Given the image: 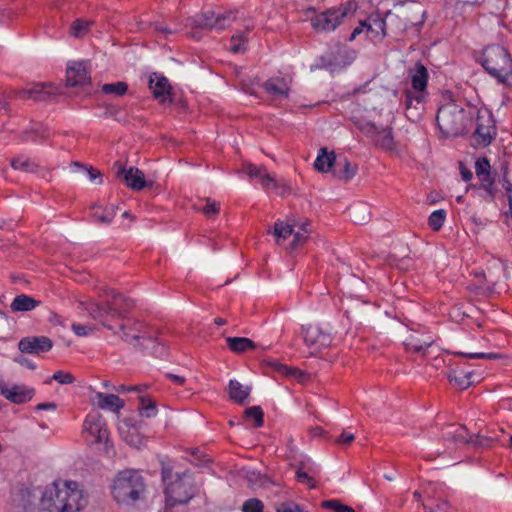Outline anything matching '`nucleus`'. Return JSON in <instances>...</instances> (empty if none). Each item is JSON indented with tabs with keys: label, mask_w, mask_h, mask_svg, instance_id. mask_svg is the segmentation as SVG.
<instances>
[{
	"label": "nucleus",
	"mask_w": 512,
	"mask_h": 512,
	"mask_svg": "<svg viewBox=\"0 0 512 512\" xmlns=\"http://www.w3.org/2000/svg\"><path fill=\"white\" fill-rule=\"evenodd\" d=\"M79 306L86 310L94 320L102 321L106 315L122 317L133 306V301L113 289H106L100 295V301L92 299L79 301Z\"/></svg>",
	"instance_id": "nucleus-1"
},
{
	"label": "nucleus",
	"mask_w": 512,
	"mask_h": 512,
	"mask_svg": "<svg viewBox=\"0 0 512 512\" xmlns=\"http://www.w3.org/2000/svg\"><path fill=\"white\" fill-rule=\"evenodd\" d=\"M120 337L135 347L151 350V353L161 357L164 345L157 337V332L138 320L127 319L120 326Z\"/></svg>",
	"instance_id": "nucleus-2"
},
{
	"label": "nucleus",
	"mask_w": 512,
	"mask_h": 512,
	"mask_svg": "<svg viewBox=\"0 0 512 512\" xmlns=\"http://www.w3.org/2000/svg\"><path fill=\"white\" fill-rule=\"evenodd\" d=\"M471 118L470 111L454 102L442 105L436 115L438 127L446 137L461 135Z\"/></svg>",
	"instance_id": "nucleus-3"
},
{
	"label": "nucleus",
	"mask_w": 512,
	"mask_h": 512,
	"mask_svg": "<svg viewBox=\"0 0 512 512\" xmlns=\"http://www.w3.org/2000/svg\"><path fill=\"white\" fill-rule=\"evenodd\" d=\"M144 491V478L134 470L119 472L111 487L113 498L120 504L134 503Z\"/></svg>",
	"instance_id": "nucleus-4"
},
{
	"label": "nucleus",
	"mask_w": 512,
	"mask_h": 512,
	"mask_svg": "<svg viewBox=\"0 0 512 512\" xmlns=\"http://www.w3.org/2000/svg\"><path fill=\"white\" fill-rule=\"evenodd\" d=\"M480 63L500 83H506L512 77V58L503 46H487L483 50Z\"/></svg>",
	"instance_id": "nucleus-5"
},
{
	"label": "nucleus",
	"mask_w": 512,
	"mask_h": 512,
	"mask_svg": "<svg viewBox=\"0 0 512 512\" xmlns=\"http://www.w3.org/2000/svg\"><path fill=\"white\" fill-rule=\"evenodd\" d=\"M235 19L236 16L233 11L217 15L213 11H208L206 13L196 15L195 17L188 18L186 27H190L192 29L190 32V36L192 38L200 39L202 37L200 30H223L230 26Z\"/></svg>",
	"instance_id": "nucleus-6"
},
{
	"label": "nucleus",
	"mask_w": 512,
	"mask_h": 512,
	"mask_svg": "<svg viewBox=\"0 0 512 512\" xmlns=\"http://www.w3.org/2000/svg\"><path fill=\"white\" fill-rule=\"evenodd\" d=\"M356 4L348 2L337 8H331L316 14L311 18V25L317 32H330L335 30L350 13L355 12Z\"/></svg>",
	"instance_id": "nucleus-7"
},
{
	"label": "nucleus",
	"mask_w": 512,
	"mask_h": 512,
	"mask_svg": "<svg viewBox=\"0 0 512 512\" xmlns=\"http://www.w3.org/2000/svg\"><path fill=\"white\" fill-rule=\"evenodd\" d=\"M62 512H79L88 503L87 496L75 481H57Z\"/></svg>",
	"instance_id": "nucleus-8"
},
{
	"label": "nucleus",
	"mask_w": 512,
	"mask_h": 512,
	"mask_svg": "<svg viewBox=\"0 0 512 512\" xmlns=\"http://www.w3.org/2000/svg\"><path fill=\"white\" fill-rule=\"evenodd\" d=\"M165 494L171 506L187 503L193 496L191 476L187 472L177 473L175 480L167 484Z\"/></svg>",
	"instance_id": "nucleus-9"
},
{
	"label": "nucleus",
	"mask_w": 512,
	"mask_h": 512,
	"mask_svg": "<svg viewBox=\"0 0 512 512\" xmlns=\"http://www.w3.org/2000/svg\"><path fill=\"white\" fill-rule=\"evenodd\" d=\"M358 128L368 138L373 145L384 151H393L396 149V143L389 127H379L373 122H358Z\"/></svg>",
	"instance_id": "nucleus-10"
},
{
	"label": "nucleus",
	"mask_w": 512,
	"mask_h": 512,
	"mask_svg": "<svg viewBox=\"0 0 512 512\" xmlns=\"http://www.w3.org/2000/svg\"><path fill=\"white\" fill-rule=\"evenodd\" d=\"M496 136V126L492 114L485 110L479 111L476 118V129L472 136L476 146L486 147Z\"/></svg>",
	"instance_id": "nucleus-11"
},
{
	"label": "nucleus",
	"mask_w": 512,
	"mask_h": 512,
	"mask_svg": "<svg viewBox=\"0 0 512 512\" xmlns=\"http://www.w3.org/2000/svg\"><path fill=\"white\" fill-rule=\"evenodd\" d=\"M301 334L305 344L314 351L327 348L332 343V336L316 325L302 326Z\"/></svg>",
	"instance_id": "nucleus-12"
},
{
	"label": "nucleus",
	"mask_w": 512,
	"mask_h": 512,
	"mask_svg": "<svg viewBox=\"0 0 512 512\" xmlns=\"http://www.w3.org/2000/svg\"><path fill=\"white\" fill-rule=\"evenodd\" d=\"M408 16L409 13L401 11L400 8L395 11H388L385 14L389 36L398 37L402 35L408 27L417 25V21L410 19Z\"/></svg>",
	"instance_id": "nucleus-13"
},
{
	"label": "nucleus",
	"mask_w": 512,
	"mask_h": 512,
	"mask_svg": "<svg viewBox=\"0 0 512 512\" xmlns=\"http://www.w3.org/2000/svg\"><path fill=\"white\" fill-rule=\"evenodd\" d=\"M84 430L92 438V443L108 445L109 432L103 417L99 414H89L84 421Z\"/></svg>",
	"instance_id": "nucleus-14"
},
{
	"label": "nucleus",
	"mask_w": 512,
	"mask_h": 512,
	"mask_svg": "<svg viewBox=\"0 0 512 512\" xmlns=\"http://www.w3.org/2000/svg\"><path fill=\"white\" fill-rule=\"evenodd\" d=\"M53 347V341L46 336H30L22 338L18 348L22 353L42 355L49 352Z\"/></svg>",
	"instance_id": "nucleus-15"
},
{
	"label": "nucleus",
	"mask_w": 512,
	"mask_h": 512,
	"mask_svg": "<svg viewBox=\"0 0 512 512\" xmlns=\"http://www.w3.org/2000/svg\"><path fill=\"white\" fill-rule=\"evenodd\" d=\"M115 166L117 167V177H122L127 187L136 191H140L145 187L152 186V182L147 183L145 181L144 173L140 169L131 167L126 170L125 167L119 162L115 163Z\"/></svg>",
	"instance_id": "nucleus-16"
},
{
	"label": "nucleus",
	"mask_w": 512,
	"mask_h": 512,
	"mask_svg": "<svg viewBox=\"0 0 512 512\" xmlns=\"http://www.w3.org/2000/svg\"><path fill=\"white\" fill-rule=\"evenodd\" d=\"M264 92L273 102H280L288 99L290 87L284 78L273 77L262 84Z\"/></svg>",
	"instance_id": "nucleus-17"
},
{
	"label": "nucleus",
	"mask_w": 512,
	"mask_h": 512,
	"mask_svg": "<svg viewBox=\"0 0 512 512\" xmlns=\"http://www.w3.org/2000/svg\"><path fill=\"white\" fill-rule=\"evenodd\" d=\"M89 64L87 62H74L67 67L66 81L69 86H84L90 83Z\"/></svg>",
	"instance_id": "nucleus-18"
},
{
	"label": "nucleus",
	"mask_w": 512,
	"mask_h": 512,
	"mask_svg": "<svg viewBox=\"0 0 512 512\" xmlns=\"http://www.w3.org/2000/svg\"><path fill=\"white\" fill-rule=\"evenodd\" d=\"M59 489L57 482L47 486L42 492L39 500L38 509L40 512H62L61 503L59 500Z\"/></svg>",
	"instance_id": "nucleus-19"
},
{
	"label": "nucleus",
	"mask_w": 512,
	"mask_h": 512,
	"mask_svg": "<svg viewBox=\"0 0 512 512\" xmlns=\"http://www.w3.org/2000/svg\"><path fill=\"white\" fill-rule=\"evenodd\" d=\"M433 344L430 336H421L416 332H410L405 340L404 346L407 351L424 356L426 351Z\"/></svg>",
	"instance_id": "nucleus-20"
},
{
	"label": "nucleus",
	"mask_w": 512,
	"mask_h": 512,
	"mask_svg": "<svg viewBox=\"0 0 512 512\" xmlns=\"http://www.w3.org/2000/svg\"><path fill=\"white\" fill-rule=\"evenodd\" d=\"M149 88L152 90L154 97L160 102L164 103L168 99L171 102V86L166 77L153 73L150 76Z\"/></svg>",
	"instance_id": "nucleus-21"
},
{
	"label": "nucleus",
	"mask_w": 512,
	"mask_h": 512,
	"mask_svg": "<svg viewBox=\"0 0 512 512\" xmlns=\"http://www.w3.org/2000/svg\"><path fill=\"white\" fill-rule=\"evenodd\" d=\"M2 395L15 404H22L32 399L35 390L24 385H14L1 389Z\"/></svg>",
	"instance_id": "nucleus-22"
},
{
	"label": "nucleus",
	"mask_w": 512,
	"mask_h": 512,
	"mask_svg": "<svg viewBox=\"0 0 512 512\" xmlns=\"http://www.w3.org/2000/svg\"><path fill=\"white\" fill-rule=\"evenodd\" d=\"M443 437L455 444H470L472 442V436L468 434L467 428L463 425H448L443 431Z\"/></svg>",
	"instance_id": "nucleus-23"
},
{
	"label": "nucleus",
	"mask_w": 512,
	"mask_h": 512,
	"mask_svg": "<svg viewBox=\"0 0 512 512\" xmlns=\"http://www.w3.org/2000/svg\"><path fill=\"white\" fill-rule=\"evenodd\" d=\"M47 88H51V86L45 84H34L31 88L16 91L14 94L15 96L23 99L44 101L52 94V92L47 90Z\"/></svg>",
	"instance_id": "nucleus-24"
},
{
	"label": "nucleus",
	"mask_w": 512,
	"mask_h": 512,
	"mask_svg": "<svg viewBox=\"0 0 512 512\" xmlns=\"http://www.w3.org/2000/svg\"><path fill=\"white\" fill-rule=\"evenodd\" d=\"M97 406L103 410L119 412L124 407V401L115 394H104L98 392L95 395Z\"/></svg>",
	"instance_id": "nucleus-25"
},
{
	"label": "nucleus",
	"mask_w": 512,
	"mask_h": 512,
	"mask_svg": "<svg viewBox=\"0 0 512 512\" xmlns=\"http://www.w3.org/2000/svg\"><path fill=\"white\" fill-rule=\"evenodd\" d=\"M298 226L295 218H287L286 222L277 221L273 227V235L276 237L278 245L282 244L293 233V228Z\"/></svg>",
	"instance_id": "nucleus-26"
},
{
	"label": "nucleus",
	"mask_w": 512,
	"mask_h": 512,
	"mask_svg": "<svg viewBox=\"0 0 512 512\" xmlns=\"http://www.w3.org/2000/svg\"><path fill=\"white\" fill-rule=\"evenodd\" d=\"M334 165L335 168L332 171L333 175L340 180L349 181L357 174L358 171V166L356 164H352L347 158H344L342 161H335Z\"/></svg>",
	"instance_id": "nucleus-27"
},
{
	"label": "nucleus",
	"mask_w": 512,
	"mask_h": 512,
	"mask_svg": "<svg viewBox=\"0 0 512 512\" xmlns=\"http://www.w3.org/2000/svg\"><path fill=\"white\" fill-rule=\"evenodd\" d=\"M361 25L365 26L367 33L371 34L372 37L383 38L389 36L385 17H370L367 21L361 22Z\"/></svg>",
	"instance_id": "nucleus-28"
},
{
	"label": "nucleus",
	"mask_w": 512,
	"mask_h": 512,
	"mask_svg": "<svg viewBox=\"0 0 512 512\" xmlns=\"http://www.w3.org/2000/svg\"><path fill=\"white\" fill-rule=\"evenodd\" d=\"M250 387L243 386L237 380H230L228 385V395L232 401L243 405L250 394Z\"/></svg>",
	"instance_id": "nucleus-29"
},
{
	"label": "nucleus",
	"mask_w": 512,
	"mask_h": 512,
	"mask_svg": "<svg viewBox=\"0 0 512 512\" xmlns=\"http://www.w3.org/2000/svg\"><path fill=\"white\" fill-rule=\"evenodd\" d=\"M411 83L416 92L422 93L427 86L428 71L426 67L417 63L414 69L410 70Z\"/></svg>",
	"instance_id": "nucleus-30"
},
{
	"label": "nucleus",
	"mask_w": 512,
	"mask_h": 512,
	"mask_svg": "<svg viewBox=\"0 0 512 512\" xmlns=\"http://www.w3.org/2000/svg\"><path fill=\"white\" fill-rule=\"evenodd\" d=\"M336 161L334 152H328L327 148H321L314 162V167L318 172L326 173L331 170Z\"/></svg>",
	"instance_id": "nucleus-31"
},
{
	"label": "nucleus",
	"mask_w": 512,
	"mask_h": 512,
	"mask_svg": "<svg viewBox=\"0 0 512 512\" xmlns=\"http://www.w3.org/2000/svg\"><path fill=\"white\" fill-rule=\"evenodd\" d=\"M471 377H472L471 372L464 373L463 371H458V370H451L447 374V378H448L450 384L454 388L459 389V390L467 389L472 384Z\"/></svg>",
	"instance_id": "nucleus-32"
},
{
	"label": "nucleus",
	"mask_w": 512,
	"mask_h": 512,
	"mask_svg": "<svg viewBox=\"0 0 512 512\" xmlns=\"http://www.w3.org/2000/svg\"><path fill=\"white\" fill-rule=\"evenodd\" d=\"M39 304L40 302L35 300L33 297L20 294L14 298L10 308L13 312H24L35 309Z\"/></svg>",
	"instance_id": "nucleus-33"
},
{
	"label": "nucleus",
	"mask_w": 512,
	"mask_h": 512,
	"mask_svg": "<svg viewBox=\"0 0 512 512\" xmlns=\"http://www.w3.org/2000/svg\"><path fill=\"white\" fill-rule=\"evenodd\" d=\"M314 470L311 466H306L301 462L296 470V479L298 482L307 485L310 489L316 488V481L314 478Z\"/></svg>",
	"instance_id": "nucleus-34"
},
{
	"label": "nucleus",
	"mask_w": 512,
	"mask_h": 512,
	"mask_svg": "<svg viewBox=\"0 0 512 512\" xmlns=\"http://www.w3.org/2000/svg\"><path fill=\"white\" fill-rule=\"evenodd\" d=\"M227 346L235 353H243L249 349H255L257 345L246 337H228L226 338Z\"/></svg>",
	"instance_id": "nucleus-35"
},
{
	"label": "nucleus",
	"mask_w": 512,
	"mask_h": 512,
	"mask_svg": "<svg viewBox=\"0 0 512 512\" xmlns=\"http://www.w3.org/2000/svg\"><path fill=\"white\" fill-rule=\"evenodd\" d=\"M50 135V132L47 127L43 125H38L36 127H32L31 129H27L22 133L21 139L24 142H42L47 139Z\"/></svg>",
	"instance_id": "nucleus-36"
},
{
	"label": "nucleus",
	"mask_w": 512,
	"mask_h": 512,
	"mask_svg": "<svg viewBox=\"0 0 512 512\" xmlns=\"http://www.w3.org/2000/svg\"><path fill=\"white\" fill-rule=\"evenodd\" d=\"M38 497L29 489H22L17 495V505L22 507L24 512H32L35 507V501Z\"/></svg>",
	"instance_id": "nucleus-37"
},
{
	"label": "nucleus",
	"mask_w": 512,
	"mask_h": 512,
	"mask_svg": "<svg viewBox=\"0 0 512 512\" xmlns=\"http://www.w3.org/2000/svg\"><path fill=\"white\" fill-rule=\"evenodd\" d=\"M92 209L94 219L100 224H110L116 215L114 206L102 208L95 204Z\"/></svg>",
	"instance_id": "nucleus-38"
},
{
	"label": "nucleus",
	"mask_w": 512,
	"mask_h": 512,
	"mask_svg": "<svg viewBox=\"0 0 512 512\" xmlns=\"http://www.w3.org/2000/svg\"><path fill=\"white\" fill-rule=\"evenodd\" d=\"M252 29V25H247L243 31H237L231 37L230 51L233 53L244 52L246 49L245 44L248 40L246 34L249 33Z\"/></svg>",
	"instance_id": "nucleus-39"
},
{
	"label": "nucleus",
	"mask_w": 512,
	"mask_h": 512,
	"mask_svg": "<svg viewBox=\"0 0 512 512\" xmlns=\"http://www.w3.org/2000/svg\"><path fill=\"white\" fill-rule=\"evenodd\" d=\"M139 413L146 418H152L157 414L156 402L148 395L139 397Z\"/></svg>",
	"instance_id": "nucleus-40"
},
{
	"label": "nucleus",
	"mask_w": 512,
	"mask_h": 512,
	"mask_svg": "<svg viewBox=\"0 0 512 512\" xmlns=\"http://www.w3.org/2000/svg\"><path fill=\"white\" fill-rule=\"evenodd\" d=\"M11 166L14 170H19V171L28 172V173H34L38 169V165L35 162H33L29 158H25L23 156L13 158L11 160Z\"/></svg>",
	"instance_id": "nucleus-41"
},
{
	"label": "nucleus",
	"mask_w": 512,
	"mask_h": 512,
	"mask_svg": "<svg viewBox=\"0 0 512 512\" xmlns=\"http://www.w3.org/2000/svg\"><path fill=\"white\" fill-rule=\"evenodd\" d=\"M475 173L480 182L492 178L490 162L486 157H482L475 162Z\"/></svg>",
	"instance_id": "nucleus-42"
},
{
	"label": "nucleus",
	"mask_w": 512,
	"mask_h": 512,
	"mask_svg": "<svg viewBox=\"0 0 512 512\" xmlns=\"http://www.w3.org/2000/svg\"><path fill=\"white\" fill-rule=\"evenodd\" d=\"M423 101V94L420 93V92H411V91H406L405 92V107H406V110L408 112V117H411L413 116V112L412 110L415 109V110H418V106L421 105Z\"/></svg>",
	"instance_id": "nucleus-43"
},
{
	"label": "nucleus",
	"mask_w": 512,
	"mask_h": 512,
	"mask_svg": "<svg viewBox=\"0 0 512 512\" xmlns=\"http://www.w3.org/2000/svg\"><path fill=\"white\" fill-rule=\"evenodd\" d=\"M368 86L369 82L354 90L356 101L359 104H363L364 109L371 108V89H368Z\"/></svg>",
	"instance_id": "nucleus-44"
},
{
	"label": "nucleus",
	"mask_w": 512,
	"mask_h": 512,
	"mask_svg": "<svg viewBox=\"0 0 512 512\" xmlns=\"http://www.w3.org/2000/svg\"><path fill=\"white\" fill-rule=\"evenodd\" d=\"M92 24V21L77 19L71 25L70 34L77 38L83 37L88 33Z\"/></svg>",
	"instance_id": "nucleus-45"
},
{
	"label": "nucleus",
	"mask_w": 512,
	"mask_h": 512,
	"mask_svg": "<svg viewBox=\"0 0 512 512\" xmlns=\"http://www.w3.org/2000/svg\"><path fill=\"white\" fill-rule=\"evenodd\" d=\"M128 91L126 82L119 81L115 83H107L102 86V92L105 94H114L116 96H123Z\"/></svg>",
	"instance_id": "nucleus-46"
},
{
	"label": "nucleus",
	"mask_w": 512,
	"mask_h": 512,
	"mask_svg": "<svg viewBox=\"0 0 512 512\" xmlns=\"http://www.w3.org/2000/svg\"><path fill=\"white\" fill-rule=\"evenodd\" d=\"M270 365L279 373L285 374L297 379L302 380L304 378V373L298 368L288 367L284 364L278 362H271Z\"/></svg>",
	"instance_id": "nucleus-47"
},
{
	"label": "nucleus",
	"mask_w": 512,
	"mask_h": 512,
	"mask_svg": "<svg viewBox=\"0 0 512 512\" xmlns=\"http://www.w3.org/2000/svg\"><path fill=\"white\" fill-rule=\"evenodd\" d=\"M121 433L126 443L129 444L130 446L139 449L145 445V440L138 435L135 428L129 429L127 433H125L124 431H122Z\"/></svg>",
	"instance_id": "nucleus-48"
},
{
	"label": "nucleus",
	"mask_w": 512,
	"mask_h": 512,
	"mask_svg": "<svg viewBox=\"0 0 512 512\" xmlns=\"http://www.w3.org/2000/svg\"><path fill=\"white\" fill-rule=\"evenodd\" d=\"M493 442L503 443V441L498 436L492 437L476 434L475 439L472 437V442H470V444L477 448H489L492 446Z\"/></svg>",
	"instance_id": "nucleus-49"
},
{
	"label": "nucleus",
	"mask_w": 512,
	"mask_h": 512,
	"mask_svg": "<svg viewBox=\"0 0 512 512\" xmlns=\"http://www.w3.org/2000/svg\"><path fill=\"white\" fill-rule=\"evenodd\" d=\"M244 417L246 419H253L255 427H261L264 423V414L259 406H252L244 411Z\"/></svg>",
	"instance_id": "nucleus-50"
},
{
	"label": "nucleus",
	"mask_w": 512,
	"mask_h": 512,
	"mask_svg": "<svg viewBox=\"0 0 512 512\" xmlns=\"http://www.w3.org/2000/svg\"><path fill=\"white\" fill-rule=\"evenodd\" d=\"M445 218L446 212L444 210H436L429 216L428 224L433 230L438 231L443 226Z\"/></svg>",
	"instance_id": "nucleus-51"
},
{
	"label": "nucleus",
	"mask_w": 512,
	"mask_h": 512,
	"mask_svg": "<svg viewBox=\"0 0 512 512\" xmlns=\"http://www.w3.org/2000/svg\"><path fill=\"white\" fill-rule=\"evenodd\" d=\"M205 202L206 204L202 208V213L208 218L216 217L220 211V203L211 198H206Z\"/></svg>",
	"instance_id": "nucleus-52"
},
{
	"label": "nucleus",
	"mask_w": 512,
	"mask_h": 512,
	"mask_svg": "<svg viewBox=\"0 0 512 512\" xmlns=\"http://www.w3.org/2000/svg\"><path fill=\"white\" fill-rule=\"evenodd\" d=\"M456 355L467 357L469 359H498L501 358L500 354L497 353H483V352H463L459 351Z\"/></svg>",
	"instance_id": "nucleus-53"
},
{
	"label": "nucleus",
	"mask_w": 512,
	"mask_h": 512,
	"mask_svg": "<svg viewBox=\"0 0 512 512\" xmlns=\"http://www.w3.org/2000/svg\"><path fill=\"white\" fill-rule=\"evenodd\" d=\"M264 505L263 503L256 498H251L246 500L243 503L242 511L243 512H263Z\"/></svg>",
	"instance_id": "nucleus-54"
},
{
	"label": "nucleus",
	"mask_w": 512,
	"mask_h": 512,
	"mask_svg": "<svg viewBox=\"0 0 512 512\" xmlns=\"http://www.w3.org/2000/svg\"><path fill=\"white\" fill-rule=\"evenodd\" d=\"M400 10L409 13L408 17L410 19H415L417 21V25L423 23L424 11H422L419 6L400 7Z\"/></svg>",
	"instance_id": "nucleus-55"
},
{
	"label": "nucleus",
	"mask_w": 512,
	"mask_h": 512,
	"mask_svg": "<svg viewBox=\"0 0 512 512\" xmlns=\"http://www.w3.org/2000/svg\"><path fill=\"white\" fill-rule=\"evenodd\" d=\"M308 236H309V234H306L301 231H297L294 234L293 240L291 241V243L289 244L287 249L292 251V250H295L298 247L302 246L307 241Z\"/></svg>",
	"instance_id": "nucleus-56"
},
{
	"label": "nucleus",
	"mask_w": 512,
	"mask_h": 512,
	"mask_svg": "<svg viewBox=\"0 0 512 512\" xmlns=\"http://www.w3.org/2000/svg\"><path fill=\"white\" fill-rule=\"evenodd\" d=\"M52 379L59 382L60 384H71L74 382L75 378L71 373L64 371H56Z\"/></svg>",
	"instance_id": "nucleus-57"
},
{
	"label": "nucleus",
	"mask_w": 512,
	"mask_h": 512,
	"mask_svg": "<svg viewBox=\"0 0 512 512\" xmlns=\"http://www.w3.org/2000/svg\"><path fill=\"white\" fill-rule=\"evenodd\" d=\"M277 512H308L293 502H284L278 505Z\"/></svg>",
	"instance_id": "nucleus-58"
},
{
	"label": "nucleus",
	"mask_w": 512,
	"mask_h": 512,
	"mask_svg": "<svg viewBox=\"0 0 512 512\" xmlns=\"http://www.w3.org/2000/svg\"><path fill=\"white\" fill-rule=\"evenodd\" d=\"M259 182L264 188L277 187L276 180L266 171V168L259 176Z\"/></svg>",
	"instance_id": "nucleus-59"
},
{
	"label": "nucleus",
	"mask_w": 512,
	"mask_h": 512,
	"mask_svg": "<svg viewBox=\"0 0 512 512\" xmlns=\"http://www.w3.org/2000/svg\"><path fill=\"white\" fill-rule=\"evenodd\" d=\"M259 182L264 188L277 187L276 180L266 171V168L259 176Z\"/></svg>",
	"instance_id": "nucleus-60"
},
{
	"label": "nucleus",
	"mask_w": 512,
	"mask_h": 512,
	"mask_svg": "<svg viewBox=\"0 0 512 512\" xmlns=\"http://www.w3.org/2000/svg\"><path fill=\"white\" fill-rule=\"evenodd\" d=\"M71 328L73 332L80 337L88 336L90 333L94 331L93 327L78 323H73Z\"/></svg>",
	"instance_id": "nucleus-61"
},
{
	"label": "nucleus",
	"mask_w": 512,
	"mask_h": 512,
	"mask_svg": "<svg viewBox=\"0 0 512 512\" xmlns=\"http://www.w3.org/2000/svg\"><path fill=\"white\" fill-rule=\"evenodd\" d=\"M494 182H495L494 177L487 179V181L481 182V188H483L487 192L490 201H493L495 198V195H496V189L494 187Z\"/></svg>",
	"instance_id": "nucleus-62"
},
{
	"label": "nucleus",
	"mask_w": 512,
	"mask_h": 512,
	"mask_svg": "<svg viewBox=\"0 0 512 512\" xmlns=\"http://www.w3.org/2000/svg\"><path fill=\"white\" fill-rule=\"evenodd\" d=\"M265 167L264 166H256L252 163H248V164H245L244 166V172L249 176V177H257L259 178V176L261 175V173L264 171Z\"/></svg>",
	"instance_id": "nucleus-63"
},
{
	"label": "nucleus",
	"mask_w": 512,
	"mask_h": 512,
	"mask_svg": "<svg viewBox=\"0 0 512 512\" xmlns=\"http://www.w3.org/2000/svg\"><path fill=\"white\" fill-rule=\"evenodd\" d=\"M74 164H75V166L84 168L86 170V172H87V174L89 176V179L91 181H94V180L98 179V184H102V175H101L99 170H97V169H95L93 167L86 168V167H84L83 165H81V164H79L77 162H75Z\"/></svg>",
	"instance_id": "nucleus-64"
}]
</instances>
